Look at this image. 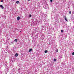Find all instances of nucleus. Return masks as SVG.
I'll return each instance as SVG.
<instances>
[{
    "instance_id": "nucleus-1",
    "label": "nucleus",
    "mask_w": 74,
    "mask_h": 74,
    "mask_svg": "<svg viewBox=\"0 0 74 74\" xmlns=\"http://www.w3.org/2000/svg\"><path fill=\"white\" fill-rule=\"evenodd\" d=\"M6 69L5 70V72L7 73L8 72V70H9V67L8 66H6Z\"/></svg>"
},
{
    "instance_id": "nucleus-2",
    "label": "nucleus",
    "mask_w": 74,
    "mask_h": 74,
    "mask_svg": "<svg viewBox=\"0 0 74 74\" xmlns=\"http://www.w3.org/2000/svg\"><path fill=\"white\" fill-rule=\"evenodd\" d=\"M0 8H1L2 9H3L4 8V7L3 6V5H0Z\"/></svg>"
},
{
    "instance_id": "nucleus-3",
    "label": "nucleus",
    "mask_w": 74,
    "mask_h": 74,
    "mask_svg": "<svg viewBox=\"0 0 74 74\" xmlns=\"http://www.w3.org/2000/svg\"><path fill=\"white\" fill-rule=\"evenodd\" d=\"M15 56H16V57H17V56H18V53H16L15 54Z\"/></svg>"
},
{
    "instance_id": "nucleus-4",
    "label": "nucleus",
    "mask_w": 74,
    "mask_h": 74,
    "mask_svg": "<svg viewBox=\"0 0 74 74\" xmlns=\"http://www.w3.org/2000/svg\"><path fill=\"white\" fill-rule=\"evenodd\" d=\"M58 58L59 59H61L62 58V56H60L58 57Z\"/></svg>"
},
{
    "instance_id": "nucleus-5",
    "label": "nucleus",
    "mask_w": 74,
    "mask_h": 74,
    "mask_svg": "<svg viewBox=\"0 0 74 74\" xmlns=\"http://www.w3.org/2000/svg\"><path fill=\"white\" fill-rule=\"evenodd\" d=\"M42 18H45V15L43 14L42 15Z\"/></svg>"
},
{
    "instance_id": "nucleus-6",
    "label": "nucleus",
    "mask_w": 74,
    "mask_h": 74,
    "mask_svg": "<svg viewBox=\"0 0 74 74\" xmlns=\"http://www.w3.org/2000/svg\"><path fill=\"white\" fill-rule=\"evenodd\" d=\"M17 20H18V21H19V20L20 19V17H19V16H18L17 18Z\"/></svg>"
},
{
    "instance_id": "nucleus-7",
    "label": "nucleus",
    "mask_w": 74,
    "mask_h": 74,
    "mask_svg": "<svg viewBox=\"0 0 74 74\" xmlns=\"http://www.w3.org/2000/svg\"><path fill=\"white\" fill-rule=\"evenodd\" d=\"M64 19H65V21H66V22H68V20H67V19L66 18V17H65V18H64Z\"/></svg>"
},
{
    "instance_id": "nucleus-8",
    "label": "nucleus",
    "mask_w": 74,
    "mask_h": 74,
    "mask_svg": "<svg viewBox=\"0 0 74 74\" xmlns=\"http://www.w3.org/2000/svg\"><path fill=\"white\" fill-rule=\"evenodd\" d=\"M32 50H33L32 49H29V52H31V51H32Z\"/></svg>"
},
{
    "instance_id": "nucleus-9",
    "label": "nucleus",
    "mask_w": 74,
    "mask_h": 74,
    "mask_svg": "<svg viewBox=\"0 0 74 74\" xmlns=\"http://www.w3.org/2000/svg\"><path fill=\"white\" fill-rule=\"evenodd\" d=\"M20 71H21V69L19 68L18 69V72H19V73H20Z\"/></svg>"
},
{
    "instance_id": "nucleus-10",
    "label": "nucleus",
    "mask_w": 74,
    "mask_h": 74,
    "mask_svg": "<svg viewBox=\"0 0 74 74\" xmlns=\"http://www.w3.org/2000/svg\"><path fill=\"white\" fill-rule=\"evenodd\" d=\"M16 3H17V4H19V1H17L16 2Z\"/></svg>"
},
{
    "instance_id": "nucleus-11",
    "label": "nucleus",
    "mask_w": 74,
    "mask_h": 74,
    "mask_svg": "<svg viewBox=\"0 0 74 74\" xmlns=\"http://www.w3.org/2000/svg\"><path fill=\"white\" fill-rule=\"evenodd\" d=\"M48 52V51L45 50V53H46Z\"/></svg>"
},
{
    "instance_id": "nucleus-12",
    "label": "nucleus",
    "mask_w": 74,
    "mask_h": 74,
    "mask_svg": "<svg viewBox=\"0 0 74 74\" xmlns=\"http://www.w3.org/2000/svg\"><path fill=\"white\" fill-rule=\"evenodd\" d=\"M17 39H15L14 40V41H15L16 42H17Z\"/></svg>"
},
{
    "instance_id": "nucleus-13",
    "label": "nucleus",
    "mask_w": 74,
    "mask_h": 74,
    "mask_svg": "<svg viewBox=\"0 0 74 74\" xmlns=\"http://www.w3.org/2000/svg\"><path fill=\"white\" fill-rule=\"evenodd\" d=\"M61 32L62 33H63V30L62 29V30H61Z\"/></svg>"
},
{
    "instance_id": "nucleus-14",
    "label": "nucleus",
    "mask_w": 74,
    "mask_h": 74,
    "mask_svg": "<svg viewBox=\"0 0 74 74\" xmlns=\"http://www.w3.org/2000/svg\"><path fill=\"white\" fill-rule=\"evenodd\" d=\"M54 60L55 61H56V59H54Z\"/></svg>"
},
{
    "instance_id": "nucleus-15",
    "label": "nucleus",
    "mask_w": 74,
    "mask_h": 74,
    "mask_svg": "<svg viewBox=\"0 0 74 74\" xmlns=\"http://www.w3.org/2000/svg\"><path fill=\"white\" fill-rule=\"evenodd\" d=\"M29 17H32V15H31V14H30L29 15Z\"/></svg>"
},
{
    "instance_id": "nucleus-16",
    "label": "nucleus",
    "mask_w": 74,
    "mask_h": 74,
    "mask_svg": "<svg viewBox=\"0 0 74 74\" xmlns=\"http://www.w3.org/2000/svg\"><path fill=\"white\" fill-rule=\"evenodd\" d=\"M74 55V52H73L72 53V55Z\"/></svg>"
},
{
    "instance_id": "nucleus-17",
    "label": "nucleus",
    "mask_w": 74,
    "mask_h": 74,
    "mask_svg": "<svg viewBox=\"0 0 74 74\" xmlns=\"http://www.w3.org/2000/svg\"><path fill=\"white\" fill-rule=\"evenodd\" d=\"M58 52V50H56V52Z\"/></svg>"
},
{
    "instance_id": "nucleus-18",
    "label": "nucleus",
    "mask_w": 74,
    "mask_h": 74,
    "mask_svg": "<svg viewBox=\"0 0 74 74\" xmlns=\"http://www.w3.org/2000/svg\"><path fill=\"white\" fill-rule=\"evenodd\" d=\"M1 2H3V0H1Z\"/></svg>"
},
{
    "instance_id": "nucleus-19",
    "label": "nucleus",
    "mask_w": 74,
    "mask_h": 74,
    "mask_svg": "<svg viewBox=\"0 0 74 74\" xmlns=\"http://www.w3.org/2000/svg\"><path fill=\"white\" fill-rule=\"evenodd\" d=\"M50 2L52 3V0H50Z\"/></svg>"
},
{
    "instance_id": "nucleus-20",
    "label": "nucleus",
    "mask_w": 74,
    "mask_h": 74,
    "mask_svg": "<svg viewBox=\"0 0 74 74\" xmlns=\"http://www.w3.org/2000/svg\"><path fill=\"white\" fill-rule=\"evenodd\" d=\"M69 14H71V11L69 12Z\"/></svg>"
},
{
    "instance_id": "nucleus-21",
    "label": "nucleus",
    "mask_w": 74,
    "mask_h": 74,
    "mask_svg": "<svg viewBox=\"0 0 74 74\" xmlns=\"http://www.w3.org/2000/svg\"><path fill=\"white\" fill-rule=\"evenodd\" d=\"M5 18H6V17H5Z\"/></svg>"
},
{
    "instance_id": "nucleus-22",
    "label": "nucleus",
    "mask_w": 74,
    "mask_h": 74,
    "mask_svg": "<svg viewBox=\"0 0 74 74\" xmlns=\"http://www.w3.org/2000/svg\"><path fill=\"white\" fill-rule=\"evenodd\" d=\"M28 1H29L30 0H27Z\"/></svg>"
}]
</instances>
